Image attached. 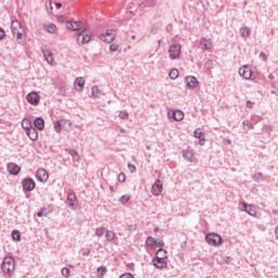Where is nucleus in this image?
Returning <instances> with one entry per match:
<instances>
[{
	"label": "nucleus",
	"instance_id": "obj_1",
	"mask_svg": "<svg viewBox=\"0 0 278 278\" xmlns=\"http://www.w3.org/2000/svg\"><path fill=\"white\" fill-rule=\"evenodd\" d=\"M16 268V261L12 256H5L1 263V270L7 277H11Z\"/></svg>",
	"mask_w": 278,
	"mask_h": 278
},
{
	"label": "nucleus",
	"instance_id": "obj_2",
	"mask_svg": "<svg viewBox=\"0 0 278 278\" xmlns=\"http://www.w3.org/2000/svg\"><path fill=\"white\" fill-rule=\"evenodd\" d=\"M239 75L243 79H256L257 73H255L252 68L251 65H242L239 68Z\"/></svg>",
	"mask_w": 278,
	"mask_h": 278
},
{
	"label": "nucleus",
	"instance_id": "obj_3",
	"mask_svg": "<svg viewBox=\"0 0 278 278\" xmlns=\"http://www.w3.org/2000/svg\"><path fill=\"white\" fill-rule=\"evenodd\" d=\"M205 240L207 244H211V247H220V244H223V237L218 233H207L205 236Z\"/></svg>",
	"mask_w": 278,
	"mask_h": 278
},
{
	"label": "nucleus",
	"instance_id": "obj_4",
	"mask_svg": "<svg viewBox=\"0 0 278 278\" xmlns=\"http://www.w3.org/2000/svg\"><path fill=\"white\" fill-rule=\"evenodd\" d=\"M23 192H34L36 189V181L34 178L26 177L22 180Z\"/></svg>",
	"mask_w": 278,
	"mask_h": 278
},
{
	"label": "nucleus",
	"instance_id": "obj_5",
	"mask_svg": "<svg viewBox=\"0 0 278 278\" xmlns=\"http://www.w3.org/2000/svg\"><path fill=\"white\" fill-rule=\"evenodd\" d=\"M167 53L169 55V60H179V56L181 55V46L180 45L169 46Z\"/></svg>",
	"mask_w": 278,
	"mask_h": 278
},
{
	"label": "nucleus",
	"instance_id": "obj_6",
	"mask_svg": "<svg viewBox=\"0 0 278 278\" xmlns=\"http://www.w3.org/2000/svg\"><path fill=\"white\" fill-rule=\"evenodd\" d=\"M76 36H77L76 40L78 45H88V42L92 40V35L85 29L80 30Z\"/></svg>",
	"mask_w": 278,
	"mask_h": 278
},
{
	"label": "nucleus",
	"instance_id": "obj_7",
	"mask_svg": "<svg viewBox=\"0 0 278 278\" xmlns=\"http://www.w3.org/2000/svg\"><path fill=\"white\" fill-rule=\"evenodd\" d=\"M168 256L162 255V256H154L152 258L153 262V266H155V268H159L160 270H163V268H167L168 267V263H166Z\"/></svg>",
	"mask_w": 278,
	"mask_h": 278
},
{
	"label": "nucleus",
	"instance_id": "obj_8",
	"mask_svg": "<svg viewBox=\"0 0 278 278\" xmlns=\"http://www.w3.org/2000/svg\"><path fill=\"white\" fill-rule=\"evenodd\" d=\"M99 38L102 42L110 45V42H114L116 36L114 35V29H108L104 34H101Z\"/></svg>",
	"mask_w": 278,
	"mask_h": 278
},
{
	"label": "nucleus",
	"instance_id": "obj_9",
	"mask_svg": "<svg viewBox=\"0 0 278 278\" xmlns=\"http://www.w3.org/2000/svg\"><path fill=\"white\" fill-rule=\"evenodd\" d=\"M241 212H247L250 216H257V211L255 210V206L252 204H248L247 202H242L239 205Z\"/></svg>",
	"mask_w": 278,
	"mask_h": 278
},
{
	"label": "nucleus",
	"instance_id": "obj_10",
	"mask_svg": "<svg viewBox=\"0 0 278 278\" xmlns=\"http://www.w3.org/2000/svg\"><path fill=\"white\" fill-rule=\"evenodd\" d=\"M26 101L30 105H38L40 103V94H38V92H36V91H31V92L27 93Z\"/></svg>",
	"mask_w": 278,
	"mask_h": 278
},
{
	"label": "nucleus",
	"instance_id": "obj_11",
	"mask_svg": "<svg viewBox=\"0 0 278 278\" xmlns=\"http://www.w3.org/2000/svg\"><path fill=\"white\" fill-rule=\"evenodd\" d=\"M65 204L70 206L71 210H77V195H75V193H67Z\"/></svg>",
	"mask_w": 278,
	"mask_h": 278
},
{
	"label": "nucleus",
	"instance_id": "obj_12",
	"mask_svg": "<svg viewBox=\"0 0 278 278\" xmlns=\"http://www.w3.org/2000/svg\"><path fill=\"white\" fill-rule=\"evenodd\" d=\"M36 177L41 184H47V181L49 180V173H47V169L45 168H39L36 172Z\"/></svg>",
	"mask_w": 278,
	"mask_h": 278
},
{
	"label": "nucleus",
	"instance_id": "obj_13",
	"mask_svg": "<svg viewBox=\"0 0 278 278\" xmlns=\"http://www.w3.org/2000/svg\"><path fill=\"white\" fill-rule=\"evenodd\" d=\"M42 55L49 64H53V52L47 46L41 47Z\"/></svg>",
	"mask_w": 278,
	"mask_h": 278
},
{
	"label": "nucleus",
	"instance_id": "obj_14",
	"mask_svg": "<svg viewBox=\"0 0 278 278\" xmlns=\"http://www.w3.org/2000/svg\"><path fill=\"white\" fill-rule=\"evenodd\" d=\"M186 86L189 88V90H194L197 86H199V80L194 76H187L186 79Z\"/></svg>",
	"mask_w": 278,
	"mask_h": 278
},
{
	"label": "nucleus",
	"instance_id": "obj_15",
	"mask_svg": "<svg viewBox=\"0 0 278 278\" xmlns=\"http://www.w3.org/2000/svg\"><path fill=\"white\" fill-rule=\"evenodd\" d=\"M162 181H160V179H156L155 184L152 186V194L154 197H160V194H162Z\"/></svg>",
	"mask_w": 278,
	"mask_h": 278
},
{
	"label": "nucleus",
	"instance_id": "obj_16",
	"mask_svg": "<svg viewBox=\"0 0 278 278\" xmlns=\"http://www.w3.org/2000/svg\"><path fill=\"white\" fill-rule=\"evenodd\" d=\"M200 47L202 51H210V49H212V39L202 38L200 40Z\"/></svg>",
	"mask_w": 278,
	"mask_h": 278
},
{
	"label": "nucleus",
	"instance_id": "obj_17",
	"mask_svg": "<svg viewBox=\"0 0 278 278\" xmlns=\"http://www.w3.org/2000/svg\"><path fill=\"white\" fill-rule=\"evenodd\" d=\"M26 136L31 140L33 142H36L38 140V130L36 128H29L26 130Z\"/></svg>",
	"mask_w": 278,
	"mask_h": 278
},
{
	"label": "nucleus",
	"instance_id": "obj_18",
	"mask_svg": "<svg viewBox=\"0 0 278 278\" xmlns=\"http://www.w3.org/2000/svg\"><path fill=\"white\" fill-rule=\"evenodd\" d=\"M8 170L10 173V175H18V173H21V166H18L15 163H10L8 165Z\"/></svg>",
	"mask_w": 278,
	"mask_h": 278
},
{
	"label": "nucleus",
	"instance_id": "obj_19",
	"mask_svg": "<svg viewBox=\"0 0 278 278\" xmlns=\"http://www.w3.org/2000/svg\"><path fill=\"white\" fill-rule=\"evenodd\" d=\"M23 27V25L21 24V21L15 20L11 22V31L13 34V36H16V31H18V29H21Z\"/></svg>",
	"mask_w": 278,
	"mask_h": 278
},
{
	"label": "nucleus",
	"instance_id": "obj_20",
	"mask_svg": "<svg viewBox=\"0 0 278 278\" xmlns=\"http://www.w3.org/2000/svg\"><path fill=\"white\" fill-rule=\"evenodd\" d=\"M34 125L38 131H42L45 129V118L42 117H36L34 121Z\"/></svg>",
	"mask_w": 278,
	"mask_h": 278
},
{
	"label": "nucleus",
	"instance_id": "obj_21",
	"mask_svg": "<svg viewBox=\"0 0 278 278\" xmlns=\"http://www.w3.org/2000/svg\"><path fill=\"white\" fill-rule=\"evenodd\" d=\"M67 29H70L71 31H78V29H79V22L70 20L67 22Z\"/></svg>",
	"mask_w": 278,
	"mask_h": 278
},
{
	"label": "nucleus",
	"instance_id": "obj_22",
	"mask_svg": "<svg viewBox=\"0 0 278 278\" xmlns=\"http://www.w3.org/2000/svg\"><path fill=\"white\" fill-rule=\"evenodd\" d=\"M172 118L179 123V121H184V113L179 110H176L172 113Z\"/></svg>",
	"mask_w": 278,
	"mask_h": 278
},
{
	"label": "nucleus",
	"instance_id": "obj_23",
	"mask_svg": "<svg viewBox=\"0 0 278 278\" xmlns=\"http://www.w3.org/2000/svg\"><path fill=\"white\" fill-rule=\"evenodd\" d=\"M45 29L48 31V34H58V26H55L53 23L45 25Z\"/></svg>",
	"mask_w": 278,
	"mask_h": 278
},
{
	"label": "nucleus",
	"instance_id": "obj_24",
	"mask_svg": "<svg viewBox=\"0 0 278 278\" xmlns=\"http://www.w3.org/2000/svg\"><path fill=\"white\" fill-rule=\"evenodd\" d=\"M239 33H240L241 38H249V36H251V29L247 26L241 27L239 29Z\"/></svg>",
	"mask_w": 278,
	"mask_h": 278
},
{
	"label": "nucleus",
	"instance_id": "obj_25",
	"mask_svg": "<svg viewBox=\"0 0 278 278\" xmlns=\"http://www.w3.org/2000/svg\"><path fill=\"white\" fill-rule=\"evenodd\" d=\"M114 238H116V233L113 230H108L105 231V239L106 242H113Z\"/></svg>",
	"mask_w": 278,
	"mask_h": 278
},
{
	"label": "nucleus",
	"instance_id": "obj_26",
	"mask_svg": "<svg viewBox=\"0 0 278 278\" xmlns=\"http://www.w3.org/2000/svg\"><path fill=\"white\" fill-rule=\"evenodd\" d=\"M22 128L26 131H28L29 129H31V121L27 119V118H24L22 121Z\"/></svg>",
	"mask_w": 278,
	"mask_h": 278
},
{
	"label": "nucleus",
	"instance_id": "obj_27",
	"mask_svg": "<svg viewBox=\"0 0 278 278\" xmlns=\"http://www.w3.org/2000/svg\"><path fill=\"white\" fill-rule=\"evenodd\" d=\"M182 157L187 160V162H192L193 154L190 150H182Z\"/></svg>",
	"mask_w": 278,
	"mask_h": 278
},
{
	"label": "nucleus",
	"instance_id": "obj_28",
	"mask_svg": "<svg viewBox=\"0 0 278 278\" xmlns=\"http://www.w3.org/2000/svg\"><path fill=\"white\" fill-rule=\"evenodd\" d=\"M146 244H147L148 247H151V248L157 247V240H156L155 238H153V237H148V238L146 239Z\"/></svg>",
	"mask_w": 278,
	"mask_h": 278
},
{
	"label": "nucleus",
	"instance_id": "obj_29",
	"mask_svg": "<svg viewBox=\"0 0 278 278\" xmlns=\"http://www.w3.org/2000/svg\"><path fill=\"white\" fill-rule=\"evenodd\" d=\"M15 35H16L17 45H25V35H23V33L18 30L15 33Z\"/></svg>",
	"mask_w": 278,
	"mask_h": 278
},
{
	"label": "nucleus",
	"instance_id": "obj_30",
	"mask_svg": "<svg viewBox=\"0 0 278 278\" xmlns=\"http://www.w3.org/2000/svg\"><path fill=\"white\" fill-rule=\"evenodd\" d=\"M51 212H53V205H51V204L41 208V213L43 214V216H49V214H51Z\"/></svg>",
	"mask_w": 278,
	"mask_h": 278
},
{
	"label": "nucleus",
	"instance_id": "obj_31",
	"mask_svg": "<svg viewBox=\"0 0 278 278\" xmlns=\"http://www.w3.org/2000/svg\"><path fill=\"white\" fill-rule=\"evenodd\" d=\"M108 229L105 227H99V228H96V236L98 238H103V236L105 235V231Z\"/></svg>",
	"mask_w": 278,
	"mask_h": 278
},
{
	"label": "nucleus",
	"instance_id": "obj_32",
	"mask_svg": "<svg viewBox=\"0 0 278 278\" xmlns=\"http://www.w3.org/2000/svg\"><path fill=\"white\" fill-rule=\"evenodd\" d=\"M91 94H93V97H96L97 99H99V97H101V89H99L98 86H93L91 88Z\"/></svg>",
	"mask_w": 278,
	"mask_h": 278
},
{
	"label": "nucleus",
	"instance_id": "obj_33",
	"mask_svg": "<svg viewBox=\"0 0 278 278\" xmlns=\"http://www.w3.org/2000/svg\"><path fill=\"white\" fill-rule=\"evenodd\" d=\"M70 154L72 155L74 162H79V160H81L77 150H72Z\"/></svg>",
	"mask_w": 278,
	"mask_h": 278
},
{
	"label": "nucleus",
	"instance_id": "obj_34",
	"mask_svg": "<svg viewBox=\"0 0 278 278\" xmlns=\"http://www.w3.org/2000/svg\"><path fill=\"white\" fill-rule=\"evenodd\" d=\"M53 128L56 134H62V123L60 121L54 122Z\"/></svg>",
	"mask_w": 278,
	"mask_h": 278
},
{
	"label": "nucleus",
	"instance_id": "obj_35",
	"mask_svg": "<svg viewBox=\"0 0 278 278\" xmlns=\"http://www.w3.org/2000/svg\"><path fill=\"white\" fill-rule=\"evenodd\" d=\"M75 84L76 86H78V88H84L86 80L84 79V77H77L75 79Z\"/></svg>",
	"mask_w": 278,
	"mask_h": 278
},
{
	"label": "nucleus",
	"instance_id": "obj_36",
	"mask_svg": "<svg viewBox=\"0 0 278 278\" xmlns=\"http://www.w3.org/2000/svg\"><path fill=\"white\" fill-rule=\"evenodd\" d=\"M11 238H13L14 240H16L17 242L21 241V231L18 230H13L11 232Z\"/></svg>",
	"mask_w": 278,
	"mask_h": 278
},
{
	"label": "nucleus",
	"instance_id": "obj_37",
	"mask_svg": "<svg viewBox=\"0 0 278 278\" xmlns=\"http://www.w3.org/2000/svg\"><path fill=\"white\" fill-rule=\"evenodd\" d=\"M61 275H62V277H65V278L71 277V269H68V267H63L61 269Z\"/></svg>",
	"mask_w": 278,
	"mask_h": 278
},
{
	"label": "nucleus",
	"instance_id": "obj_38",
	"mask_svg": "<svg viewBox=\"0 0 278 278\" xmlns=\"http://www.w3.org/2000/svg\"><path fill=\"white\" fill-rule=\"evenodd\" d=\"M179 77V71L177 68H174L169 72V78L177 79Z\"/></svg>",
	"mask_w": 278,
	"mask_h": 278
},
{
	"label": "nucleus",
	"instance_id": "obj_39",
	"mask_svg": "<svg viewBox=\"0 0 278 278\" xmlns=\"http://www.w3.org/2000/svg\"><path fill=\"white\" fill-rule=\"evenodd\" d=\"M253 180L256 181V182L264 181V175L262 173H256L253 176Z\"/></svg>",
	"mask_w": 278,
	"mask_h": 278
},
{
	"label": "nucleus",
	"instance_id": "obj_40",
	"mask_svg": "<svg viewBox=\"0 0 278 278\" xmlns=\"http://www.w3.org/2000/svg\"><path fill=\"white\" fill-rule=\"evenodd\" d=\"M162 255H164L165 257H167V256H166V250L163 249V248H160V249L156 251V253H155V257H162Z\"/></svg>",
	"mask_w": 278,
	"mask_h": 278
},
{
	"label": "nucleus",
	"instance_id": "obj_41",
	"mask_svg": "<svg viewBox=\"0 0 278 278\" xmlns=\"http://www.w3.org/2000/svg\"><path fill=\"white\" fill-rule=\"evenodd\" d=\"M130 200H131V197L125 194V195H122V197L119 198V203H123V204L129 203Z\"/></svg>",
	"mask_w": 278,
	"mask_h": 278
},
{
	"label": "nucleus",
	"instance_id": "obj_42",
	"mask_svg": "<svg viewBox=\"0 0 278 278\" xmlns=\"http://www.w3.org/2000/svg\"><path fill=\"white\" fill-rule=\"evenodd\" d=\"M98 274L101 275V277H104L105 274L108 273V268L105 266H100L98 267Z\"/></svg>",
	"mask_w": 278,
	"mask_h": 278
},
{
	"label": "nucleus",
	"instance_id": "obj_43",
	"mask_svg": "<svg viewBox=\"0 0 278 278\" xmlns=\"http://www.w3.org/2000/svg\"><path fill=\"white\" fill-rule=\"evenodd\" d=\"M156 0H146L144 5L146 8H155Z\"/></svg>",
	"mask_w": 278,
	"mask_h": 278
},
{
	"label": "nucleus",
	"instance_id": "obj_44",
	"mask_svg": "<svg viewBox=\"0 0 278 278\" xmlns=\"http://www.w3.org/2000/svg\"><path fill=\"white\" fill-rule=\"evenodd\" d=\"M243 127H248L247 131H249V129H253V123H251V121L247 119L242 122Z\"/></svg>",
	"mask_w": 278,
	"mask_h": 278
},
{
	"label": "nucleus",
	"instance_id": "obj_45",
	"mask_svg": "<svg viewBox=\"0 0 278 278\" xmlns=\"http://www.w3.org/2000/svg\"><path fill=\"white\" fill-rule=\"evenodd\" d=\"M193 136H194V138H198V140L205 137V136L203 135V131H200L199 129H195V130L193 131Z\"/></svg>",
	"mask_w": 278,
	"mask_h": 278
},
{
	"label": "nucleus",
	"instance_id": "obj_46",
	"mask_svg": "<svg viewBox=\"0 0 278 278\" xmlns=\"http://www.w3.org/2000/svg\"><path fill=\"white\" fill-rule=\"evenodd\" d=\"M262 131H263L264 134H270V131H273V127H270V126H268V125H263Z\"/></svg>",
	"mask_w": 278,
	"mask_h": 278
},
{
	"label": "nucleus",
	"instance_id": "obj_47",
	"mask_svg": "<svg viewBox=\"0 0 278 278\" xmlns=\"http://www.w3.org/2000/svg\"><path fill=\"white\" fill-rule=\"evenodd\" d=\"M119 118L126 121V118H129V113L127 111H121Z\"/></svg>",
	"mask_w": 278,
	"mask_h": 278
},
{
	"label": "nucleus",
	"instance_id": "obj_48",
	"mask_svg": "<svg viewBox=\"0 0 278 278\" xmlns=\"http://www.w3.org/2000/svg\"><path fill=\"white\" fill-rule=\"evenodd\" d=\"M204 68H207L210 71V68H214V63L211 60H207L204 63Z\"/></svg>",
	"mask_w": 278,
	"mask_h": 278
},
{
	"label": "nucleus",
	"instance_id": "obj_49",
	"mask_svg": "<svg viewBox=\"0 0 278 278\" xmlns=\"http://www.w3.org/2000/svg\"><path fill=\"white\" fill-rule=\"evenodd\" d=\"M110 51H111V53H115V51H119L121 52V50H118V45H116V43H112L110 46Z\"/></svg>",
	"mask_w": 278,
	"mask_h": 278
},
{
	"label": "nucleus",
	"instance_id": "obj_50",
	"mask_svg": "<svg viewBox=\"0 0 278 278\" xmlns=\"http://www.w3.org/2000/svg\"><path fill=\"white\" fill-rule=\"evenodd\" d=\"M117 180L119 181V184H125L126 181V176L121 173L118 176H117Z\"/></svg>",
	"mask_w": 278,
	"mask_h": 278
},
{
	"label": "nucleus",
	"instance_id": "obj_51",
	"mask_svg": "<svg viewBox=\"0 0 278 278\" xmlns=\"http://www.w3.org/2000/svg\"><path fill=\"white\" fill-rule=\"evenodd\" d=\"M118 278H134V275L131 273H126L121 275Z\"/></svg>",
	"mask_w": 278,
	"mask_h": 278
},
{
	"label": "nucleus",
	"instance_id": "obj_52",
	"mask_svg": "<svg viewBox=\"0 0 278 278\" xmlns=\"http://www.w3.org/2000/svg\"><path fill=\"white\" fill-rule=\"evenodd\" d=\"M128 169L130 170V173H136V165L128 163Z\"/></svg>",
	"mask_w": 278,
	"mask_h": 278
},
{
	"label": "nucleus",
	"instance_id": "obj_53",
	"mask_svg": "<svg viewBox=\"0 0 278 278\" xmlns=\"http://www.w3.org/2000/svg\"><path fill=\"white\" fill-rule=\"evenodd\" d=\"M5 38V30L0 27V40H3Z\"/></svg>",
	"mask_w": 278,
	"mask_h": 278
},
{
	"label": "nucleus",
	"instance_id": "obj_54",
	"mask_svg": "<svg viewBox=\"0 0 278 278\" xmlns=\"http://www.w3.org/2000/svg\"><path fill=\"white\" fill-rule=\"evenodd\" d=\"M199 144L203 147L205 144V137L199 139Z\"/></svg>",
	"mask_w": 278,
	"mask_h": 278
},
{
	"label": "nucleus",
	"instance_id": "obj_55",
	"mask_svg": "<svg viewBox=\"0 0 278 278\" xmlns=\"http://www.w3.org/2000/svg\"><path fill=\"white\" fill-rule=\"evenodd\" d=\"M163 245H164V241H162V240L156 241V245L155 247H160V249H162Z\"/></svg>",
	"mask_w": 278,
	"mask_h": 278
},
{
	"label": "nucleus",
	"instance_id": "obj_56",
	"mask_svg": "<svg viewBox=\"0 0 278 278\" xmlns=\"http://www.w3.org/2000/svg\"><path fill=\"white\" fill-rule=\"evenodd\" d=\"M245 105H247V108H249V109L253 108V103L251 102V100H248V101L245 102Z\"/></svg>",
	"mask_w": 278,
	"mask_h": 278
},
{
	"label": "nucleus",
	"instance_id": "obj_57",
	"mask_svg": "<svg viewBox=\"0 0 278 278\" xmlns=\"http://www.w3.org/2000/svg\"><path fill=\"white\" fill-rule=\"evenodd\" d=\"M65 18H66V17H64V15H60V16H59V21H60L61 23H64Z\"/></svg>",
	"mask_w": 278,
	"mask_h": 278
},
{
	"label": "nucleus",
	"instance_id": "obj_58",
	"mask_svg": "<svg viewBox=\"0 0 278 278\" xmlns=\"http://www.w3.org/2000/svg\"><path fill=\"white\" fill-rule=\"evenodd\" d=\"M55 8H56L58 10H60V8H62V2H56V3H55Z\"/></svg>",
	"mask_w": 278,
	"mask_h": 278
},
{
	"label": "nucleus",
	"instance_id": "obj_59",
	"mask_svg": "<svg viewBox=\"0 0 278 278\" xmlns=\"http://www.w3.org/2000/svg\"><path fill=\"white\" fill-rule=\"evenodd\" d=\"M37 216H38V218H42V216H45V215H43L42 211H39V212L37 213Z\"/></svg>",
	"mask_w": 278,
	"mask_h": 278
},
{
	"label": "nucleus",
	"instance_id": "obj_60",
	"mask_svg": "<svg viewBox=\"0 0 278 278\" xmlns=\"http://www.w3.org/2000/svg\"><path fill=\"white\" fill-rule=\"evenodd\" d=\"M151 34H153V35L157 34V28L152 27V29H151Z\"/></svg>",
	"mask_w": 278,
	"mask_h": 278
},
{
	"label": "nucleus",
	"instance_id": "obj_61",
	"mask_svg": "<svg viewBox=\"0 0 278 278\" xmlns=\"http://www.w3.org/2000/svg\"><path fill=\"white\" fill-rule=\"evenodd\" d=\"M83 255H90V249L86 250Z\"/></svg>",
	"mask_w": 278,
	"mask_h": 278
},
{
	"label": "nucleus",
	"instance_id": "obj_62",
	"mask_svg": "<svg viewBox=\"0 0 278 278\" xmlns=\"http://www.w3.org/2000/svg\"><path fill=\"white\" fill-rule=\"evenodd\" d=\"M60 92H66V89L64 87L59 88Z\"/></svg>",
	"mask_w": 278,
	"mask_h": 278
},
{
	"label": "nucleus",
	"instance_id": "obj_63",
	"mask_svg": "<svg viewBox=\"0 0 278 278\" xmlns=\"http://www.w3.org/2000/svg\"><path fill=\"white\" fill-rule=\"evenodd\" d=\"M261 55H262L263 60H266V54L261 53Z\"/></svg>",
	"mask_w": 278,
	"mask_h": 278
},
{
	"label": "nucleus",
	"instance_id": "obj_64",
	"mask_svg": "<svg viewBox=\"0 0 278 278\" xmlns=\"http://www.w3.org/2000/svg\"><path fill=\"white\" fill-rule=\"evenodd\" d=\"M159 47H162V39L157 41Z\"/></svg>",
	"mask_w": 278,
	"mask_h": 278
}]
</instances>
